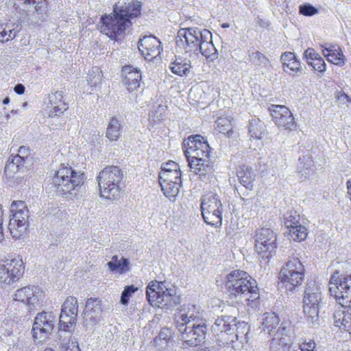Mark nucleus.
I'll use <instances>...</instances> for the list:
<instances>
[{"label":"nucleus","mask_w":351,"mask_h":351,"mask_svg":"<svg viewBox=\"0 0 351 351\" xmlns=\"http://www.w3.org/2000/svg\"><path fill=\"white\" fill-rule=\"evenodd\" d=\"M49 101L50 104L49 117L51 118L60 116L68 109V104L63 100L62 91H56L49 94Z\"/></svg>","instance_id":"obj_25"},{"label":"nucleus","mask_w":351,"mask_h":351,"mask_svg":"<svg viewBox=\"0 0 351 351\" xmlns=\"http://www.w3.org/2000/svg\"><path fill=\"white\" fill-rule=\"evenodd\" d=\"M62 337L64 339H60V351H80L78 342L74 339H71V335L68 337V341H66V338L64 336Z\"/></svg>","instance_id":"obj_45"},{"label":"nucleus","mask_w":351,"mask_h":351,"mask_svg":"<svg viewBox=\"0 0 351 351\" xmlns=\"http://www.w3.org/2000/svg\"><path fill=\"white\" fill-rule=\"evenodd\" d=\"M191 171L199 176L202 180H207L213 173V165L210 160V156L187 158Z\"/></svg>","instance_id":"obj_20"},{"label":"nucleus","mask_w":351,"mask_h":351,"mask_svg":"<svg viewBox=\"0 0 351 351\" xmlns=\"http://www.w3.org/2000/svg\"><path fill=\"white\" fill-rule=\"evenodd\" d=\"M85 180L83 171L74 170L71 167L62 164L55 171L51 184L58 195L73 200L82 196Z\"/></svg>","instance_id":"obj_4"},{"label":"nucleus","mask_w":351,"mask_h":351,"mask_svg":"<svg viewBox=\"0 0 351 351\" xmlns=\"http://www.w3.org/2000/svg\"><path fill=\"white\" fill-rule=\"evenodd\" d=\"M3 224H0V241L3 239Z\"/></svg>","instance_id":"obj_61"},{"label":"nucleus","mask_w":351,"mask_h":351,"mask_svg":"<svg viewBox=\"0 0 351 351\" xmlns=\"http://www.w3.org/2000/svg\"><path fill=\"white\" fill-rule=\"evenodd\" d=\"M200 39H202V40L198 46L197 53L200 52L206 58H210L211 60L217 58V49L212 42L211 32L206 29H204Z\"/></svg>","instance_id":"obj_24"},{"label":"nucleus","mask_w":351,"mask_h":351,"mask_svg":"<svg viewBox=\"0 0 351 351\" xmlns=\"http://www.w3.org/2000/svg\"><path fill=\"white\" fill-rule=\"evenodd\" d=\"M183 144L186 147L184 151L186 159L210 156V147L207 141L201 135L190 136L184 141Z\"/></svg>","instance_id":"obj_17"},{"label":"nucleus","mask_w":351,"mask_h":351,"mask_svg":"<svg viewBox=\"0 0 351 351\" xmlns=\"http://www.w3.org/2000/svg\"><path fill=\"white\" fill-rule=\"evenodd\" d=\"M19 32V25L14 23H0V42L5 43L13 40Z\"/></svg>","instance_id":"obj_31"},{"label":"nucleus","mask_w":351,"mask_h":351,"mask_svg":"<svg viewBox=\"0 0 351 351\" xmlns=\"http://www.w3.org/2000/svg\"><path fill=\"white\" fill-rule=\"evenodd\" d=\"M295 58V56L291 52H285L280 56V61L282 63V66H285L286 64L289 63Z\"/></svg>","instance_id":"obj_55"},{"label":"nucleus","mask_w":351,"mask_h":351,"mask_svg":"<svg viewBox=\"0 0 351 351\" xmlns=\"http://www.w3.org/2000/svg\"><path fill=\"white\" fill-rule=\"evenodd\" d=\"M320 56L312 48H308L304 52V57L306 59V62L308 64V61H314L318 58Z\"/></svg>","instance_id":"obj_54"},{"label":"nucleus","mask_w":351,"mask_h":351,"mask_svg":"<svg viewBox=\"0 0 351 351\" xmlns=\"http://www.w3.org/2000/svg\"><path fill=\"white\" fill-rule=\"evenodd\" d=\"M282 69L293 76H300L302 74L301 64L296 58L285 66H282Z\"/></svg>","instance_id":"obj_44"},{"label":"nucleus","mask_w":351,"mask_h":351,"mask_svg":"<svg viewBox=\"0 0 351 351\" xmlns=\"http://www.w3.org/2000/svg\"><path fill=\"white\" fill-rule=\"evenodd\" d=\"M294 351H317L315 343L313 341L303 342L302 343L299 344L298 348Z\"/></svg>","instance_id":"obj_52"},{"label":"nucleus","mask_w":351,"mask_h":351,"mask_svg":"<svg viewBox=\"0 0 351 351\" xmlns=\"http://www.w3.org/2000/svg\"><path fill=\"white\" fill-rule=\"evenodd\" d=\"M248 132L251 137L261 139L266 133V126L259 119H253L249 121Z\"/></svg>","instance_id":"obj_33"},{"label":"nucleus","mask_w":351,"mask_h":351,"mask_svg":"<svg viewBox=\"0 0 351 351\" xmlns=\"http://www.w3.org/2000/svg\"><path fill=\"white\" fill-rule=\"evenodd\" d=\"M165 291L159 294L153 290L146 291V296L149 304L152 306L169 309L180 302V295L177 294L176 289L173 286L166 289Z\"/></svg>","instance_id":"obj_13"},{"label":"nucleus","mask_w":351,"mask_h":351,"mask_svg":"<svg viewBox=\"0 0 351 351\" xmlns=\"http://www.w3.org/2000/svg\"><path fill=\"white\" fill-rule=\"evenodd\" d=\"M237 177L240 183L247 189L252 190L255 174L252 167L242 165L237 171Z\"/></svg>","instance_id":"obj_29"},{"label":"nucleus","mask_w":351,"mask_h":351,"mask_svg":"<svg viewBox=\"0 0 351 351\" xmlns=\"http://www.w3.org/2000/svg\"><path fill=\"white\" fill-rule=\"evenodd\" d=\"M201 30L198 27H184L181 28L176 37V43L178 47L182 48L187 51H194L197 53V48L202 39Z\"/></svg>","instance_id":"obj_12"},{"label":"nucleus","mask_w":351,"mask_h":351,"mask_svg":"<svg viewBox=\"0 0 351 351\" xmlns=\"http://www.w3.org/2000/svg\"><path fill=\"white\" fill-rule=\"evenodd\" d=\"M18 152L19 153L16 154V156H23L26 160H28V156L29 154V149L28 147L24 146L20 147Z\"/></svg>","instance_id":"obj_57"},{"label":"nucleus","mask_w":351,"mask_h":351,"mask_svg":"<svg viewBox=\"0 0 351 351\" xmlns=\"http://www.w3.org/2000/svg\"><path fill=\"white\" fill-rule=\"evenodd\" d=\"M121 121L117 117H112L108 125L106 136L110 141H117L120 136Z\"/></svg>","instance_id":"obj_36"},{"label":"nucleus","mask_w":351,"mask_h":351,"mask_svg":"<svg viewBox=\"0 0 351 351\" xmlns=\"http://www.w3.org/2000/svg\"><path fill=\"white\" fill-rule=\"evenodd\" d=\"M101 306V301L97 299L87 300L84 310V322L87 326H93L100 322L102 314Z\"/></svg>","instance_id":"obj_21"},{"label":"nucleus","mask_w":351,"mask_h":351,"mask_svg":"<svg viewBox=\"0 0 351 351\" xmlns=\"http://www.w3.org/2000/svg\"><path fill=\"white\" fill-rule=\"evenodd\" d=\"M159 183H164L172 181L182 182L181 171H160L159 173Z\"/></svg>","instance_id":"obj_42"},{"label":"nucleus","mask_w":351,"mask_h":351,"mask_svg":"<svg viewBox=\"0 0 351 351\" xmlns=\"http://www.w3.org/2000/svg\"><path fill=\"white\" fill-rule=\"evenodd\" d=\"M107 266L111 272L119 274H124L130 271L129 260L123 256L119 257L117 255H114L111 258V260L108 262Z\"/></svg>","instance_id":"obj_27"},{"label":"nucleus","mask_w":351,"mask_h":351,"mask_svg":"<svg viewBox=\"0 0 351 351\" xmlns=\"http://www.w3.org/2000/svg\"><path fill=\"white\" fill-rule=\"evenodd\" d=\"M271 114L276 125L286 130H294L296 125L290 110L285 106L272 105Z\"/></svg>","instance_id":"obj_18"},{"label":"nucleus","mask_w":351,"mask_h":351,"mask_svg":"<svg viewBox=\"0 0 351 351\" xmlns=\"http://www.w3.org/2000/svg\"><path fill=\"white\" fill-rule=\"evenodd\" d=\"M0 224H3V210L2 207L0 205Z\"/></svg>","instance_id":"obj_62"},{"label":"nucleus","mask_w":351,"mask_h":351,"mask_svg":"<svg viewBox=\"0 0 351 351\" xmlns=\"http://www.w3.org/2000/svg\"><path fill=\"white\" fill-rule=\"evenodd\" d=\"M215 130L219 133L230 136L232 133L230 120L227 117H219L215 122Z\"/></svg>","instance_id":"obj_40"},{"label":"nucleus","mask_w":351,"mask_h":351,"mask_svg":"<svg viewBox=\"0 0 351 351\" xmlns=\"http://www.w3.org/2000/svg\"><path fill=\"white\" fill-rule=\"evenodd\" d=\"M338 101L339 104H345L346 106H349V104H351V100L349 97L345 94L341 93L337 97Z\"/></svg>","instance_id":"obj_56"},{"label":"nucleus","mask_w":351,"mask_h":351,"mask_svg":"<svg viewBox=\"0 0 351 351\" xmlns=\"http://www.w3.org/2000/svg\"><path fill=\"white\" fill-rule=\"evenodd\" d=\"M304 278V267L298 258H291L281 269L279 278L284 284L287 290L293 291L295 287L301 285Z\"/></svg>","instance_id":"obj_8"},{"label":"nucleus","mask_w":351,"mask_h":351,"mask_svg":"<svg viewBox=\"0 0 351 351\" xmlns=\"http://www.w3.org/2000/svg\"><path fill=\"white\" fill-rule=\"evenodd\" d=\"M308 64L312 66L315 71L320 73L323 74L326 71V64L321 56L313 62L308 61Z\"/></svg>","instance_id":"obj_51"},{"label":"nucleus","mask_w":351,"mask_h":351,"mask_svg":"<svg viewBox=\"0 0 351 351\" xmlns=\"http://www.w3.org/2000/svg\"><path fill=\"white\" fill-rule=\"evenodd\" d=\"M141 5L134 0H123L113 6L112 12L100 19V32L112 40L123 37L132 25V21L141 14Z\"/></svg>","instance_id":"obj_1"},{"label":"nucleus","mask_w":351,"mask_h":351,"mask_svg":"<svg viewBox=\"0 0 351 351\" xmlns=\"http://www.w3.org/2000/svg\"><path fill=\"white\" fill-rule=\"evenodd\" d=\"M160 41L154 36H145L138 42V48L146 60H152L158 56L162 49Z\"/></svg>","instance_id":"obj_19"},{"label":"nucleus","mask_w":351,"mask_h":351,"mask_svg":"<svg viewBox=\"0 0 351 351\" xmlns=\"http://www.w3.org/2000/svg\"><path fill=\"white\" fill-rule=\"evenodd\" d=\"M299 12L300 14L306 16H312L317 14L319 12V10L310 3H305L300 6Z\"/></svg>","instance_id":"obj_49"},{"label":"nucleus","mask_w":351,"mask_h":351,"mask_svg":"<svg viewBox=\"0 0 351 351\" xmlns=\"http://www.w3.org/2000/svg\"><path fill=\"white\" fill-rule=\"evenodd\" d=\"M320 306H321L313 305L303 306V312L304 315L307 321L311 324L312 326L319 324L318 321Z\"/></svg>","instance_id":"obj_39"},{"label":"nucleus","mask_w":351,"mask_h":351,"mask_svg":"<svg viewBox=\"0 0 351 351\" xmlns=\"http://www.w3.org/2000/svg\"><path fill=\"white\" fill-rule=\"evenodd\" d=\"M193 323L188 326L187 330L181 335L183 341L182 348L196 347L204 343L208 332V324L206 319L198 316L192 319Z\"/></svg>","instance_id":"obj_9"},{"label":"nucleus","mask_w":351,"mask_h":351,"mask_svg":"<svg viewBox=\"0 0 351 351\" xmlns=\"http://www.w3.org/2000/svg\"><path fill=\"white\" fill-rule=\"evenodd\" d=\"M226 278L227 294L232 303L247 302L258 298L256 281L247 272L240 269L233 270Z\"/></svg>","instance_id":"obj_3"},{"label":"nucleus","mask_w":351,"mask_h":351,"mask_svg":"<svg viewBox=\"0 0 351 351\" xmlns=\"http://www.w3.org/2000/svg\"><path fill=\"white\" fill-rule=\"evenodd\" d=\"M322 294L315 280H308L303 298V306H322Z\"/></svg>","instance_id":"obj_22"},{"label":"nucleus","mask_w":351,"mask_h":351,"mask_svg":"<svg viewBox=\"0 0 351 351\" xmlns=\"http://www.w3.org/2000/svg\"><path fill=\"white\" fill-rule=\"evenodd\" d=\"M234 319L230 316H221L215 319L212 328L219 346L233 342L234 337L237 340L239 339V334L234 333V328L230 324Z\"/></svg>","instance_id":"obj_11"},{"label":"nucleus","mask_w":351,"mask_h":351,"mask_svg":"<svg viewBox=\"0 0 351 351\" xmlns=\"http://www.w3.org/2000/svg\"><path fill=\"white\" fill-rule=\"evenodd\" d=\"M180 171V166L178 164L175 162L174 161L169 160L166 163L162 165L161 171Z\"/></svg>","instance_id":"obj_53"},{"label":"nucleus","mask_w":351,"mask_h":351,"mask_svg":"<svg viewBox=\"0 0 351 351\" xmlns=\"http://www.w3.org/2000/svg\"><path fill=\"white\" fill-rule=\"evenodd\" d=\"M0 265L6 268V271H10L11 274L16 278H21L23 274V263L19 257L3 260Z\"/></svg>","instance_id":"obj_28"},{"label":"nucleus","mask_w":351,"mask_h":351,"mask_svg":"<svg viewBox=\"0 0 351 351\" xmlns=\"http://www.w3.org/2000/svg\"><path fill=\"white\" fill-rule=\"evenodd\" d=\"M161 189L164 195L171 202L176 200V197L179 194L182 182L172 181L160 184Z\"/></svg>","instance_id":"obj_34"},{"label":"nucleus","mask_w":351,"mask_h":351,"mask_svg":"<svg viewBox=\"0 0 351 351\" xmlns=\"http://www.w3.org/2000/svg\"><path fill=\"white\" fill-rule=\"evenodd\" d=\"M279 317L274 313H265V318L263 322V330L267 331L269 334H272L274 330L279 324Z\"/></svg>","instance_id":"obj_38"},{"label":"nucleus","mask_w":351,"mask_h":351,"mask_svg":"<svg viewBox=\"0 0 351 351\" xmlns=\"http://www.w3.org/2000/svg\"><path fill=\"white\" fill-rule=\"evenodd\" d=\"M102 71L99 67H93L87 76L88 84L92 88L91 90H97L99 87L102 80Z\"/></svg>","instance_id":"obj_37"},{"label":"nucleus","mask_w":351,"mask_h":351,"mask_svg":"<svg viewBox=\"0 0 351 351\" xmlns=\"http://www.w3.org/2000/svg\"><path fill=\"white\" fill-rule=\"evenodd\" d=\"M287 234L293 241H300L304 240L308 235L307 228L300 223L289 230Z\"/></svg>","instance_id":"obj_41"},{"label":"nucleus","mask_w":351,"mask_h":351,"mask_svg":"<svg viewBox=\"0 0 351 351\" xmlns=\"http://www.w3.org/2000/svg\"><path fill=\"white\" fill-rule=\"evenodd\" d=\"M78 313V303L76 298L68 297L62 306L60 315V332L59 336L62 338L64 336H71V329L75 325Z\"/></svg>","instance_id":"obj_10"},{"label":"nucleus","mask_w":351,"mask_h":351,"mask_svg":"<svg viewBox=\"0 0 351 351\" xmlns=\"http://www.w3.org/2000/svg\"><path fill=\"white\" fill-rule=\"evenodd\" d=\"M300 215L296 214V212L293 213L292 212L287 213L285 217L284 224L287 230L293 228L294 226L300 224Z\"/></svg>","instance_id":"obj_47"},{"label":"nucleus","mask_w":351,"mask_h":351,"mask_svg":"<svg viewBox=\"0 0 351 351\" xmlns=\"http://www.w3.org/2000/svg\"><path fill=\"white\" fill-rule=\"evenodd\" d=\"M25 162L26 160L23 156L12 155L5 165V171L12 173H17L23 169Z\"/></svg>","instance_id":"obj_35"},{"label":"nucleus","mask_w":351,"mask_h":351,"mask_svg":"<svg viewBox=\"0 0 351 351\" xmlns=\"http://www.w3.org/2000/svg\"><path fill=\"white\" fill-rule=\"evenodd\" d=\"M170 287H167L166 285V282H151L147 288V291L153 290L155 291L157 293H162L165 292L166 289H169Z\"/></svg>","instance_id":"obj_50"},{"label":"nucleus","mask_w":351,"mask_h":351,"mask_svg":"<svg viewBox=\"0 0 351 351\" xmlns=\"http://www.w3.org/2000/svg\"><path fill=\"white\" fill-rule=\"evenodd\" d=\"M221 27H222L223 28H228V27H230V24H229V23H223V24L221 25Z\"/></svg>","instance_id":"obj_64"},{"label":"nucleus","mask_w":351,"mask_h":351,"mask_svg":"<svg viewBox=\"0 0 351 351\" xmlns=\"http://www.w3.org/2000/svg\"><path fill=\"white\" fill-rule=\"evenodd\" d=\"M44 291L36 286H26L17 289L14 294V300L20 302L32 309L43 302Z\"/></svg>","instance_id":"obj_16"},{"label":"nucleus","mask_w":351,"mask_h":351,"mask_svg":"<svg viewBox=\"0 0 351 351\" xmlns=\"http://www.w3.org/2000/svg\"><path fill=\"white\" fill-rule=\"evenodd\" d=\"M201 211L207 224L215 227L221 226L223 205L217 193L210 192L202 197Z\"/></svg>","instance_id":"obj_6"},{"label":"nucleus","mask_w":351,"mask_h":351,"mask_svg":"<svg viewBox=\"0 0 351 351\" xmlns=\"http://www.w3.org/2000/svg\"><path fill=\"white\" fill-rule=\"evenodd\" d=\"M198 316L193 313H179L176 315V327L180 332V338L181 335L187 330L188 326L192 324V319H196Z\"/></svg>","instance_id":"obj_32"},{"label":"nucleus","mask_w":351,"mask_h":351,"mask_svg":"<svg viewBox=\"0 0 351 351\" xmlns=\"http://www.w3.org/2000/svg\"><path fill=\"white\" fill-rule=\"evenodd\" d=\"M191 68V61L182 57H176L170 65L169 69L176 75L179 76L187 75Z\"/></svg>","instance_id":"obj_30"},{"label":"nucleus","mask_w":351,"mask_h":351,"mask_svg":"<svg viewBox=\"0 0 351 351\" xmlns=\"http://www.w3.org/2000/svg\"><path fill=\"white\" fill-rule=\"evenodd\" d=\"M123 178V173L117 166H107L101 170L97 177L101 196L110 200L118 199Z\"/></svg>","instance_id":"obj_5"},{"label":"nucleus","mask_w":351,"mask_h":351,"mask_svg":"<svg viewBox=\"0 0 351 351\" xmlns=\"http://www.w3.org/2000/svg\"><path fill=\"white\" fill-rule=\"evenodd\" d=\"M248 60L257 66H266L269 63V59L260 51H248Z\"/></svg>","instance_id":"obj_43"},{"label":"nucleus","mask_w":351,"mask_h":351,"mask_svg":"<svg viewBox=\"0 0 351 351\" xmlns=\"http://www.w3.org/2000/svg\"><path fill=\"white\" fill-rule=\"evenodd\" d=\"M255 249L258 254H265L268 258L276 248V235L270 228H262L256 231L254 235Z\"/></svg>","instance_id":"obj_15"},{"label":"nucleus","mask_w":351,"mask_h":351,"mask_svg":"<svg viewBox=\"0 0 351 351\" xmlns=\"http://www.w3.org/2000/svg\"><path fill=\"white\" fill-rule=\"evenodd\" d=\"M169 330L168 328H163L159 333V337L162 339H165L168 337Z\"/></svg>","instance_id":"obj_59"},{"label":"nucleus","mask_w":351,"mask_h":351,"mask_svg":"<svg viewBox=\"0 0 351 351\" xmlns=\"http://www.w3.org/2000/svg\"><path fill=\"white\" fill-rule=\"evenodd\" d=\"M347 189H348V193L350 195V199H351V180H348L347 182Z\"/></svg>","instance_id":"obj_60"},{"label":"nucleus","mask_w":351,"mask_h":351,"mask_svg":"<svg viewBox=\"0 0 351 351\" xmlns=\"http://www.w3.org/2000/svg\"><path fill=\"white\" fill-rule=\"evenodd\" d=\"M122 75L123 83L128 91L132 92L140 86L142 75L137 68L130 65L125 66L122 69Z\"/></svg>","instance_id":"obj_23"},{"label":"nucleus","mask_w":351,"mask_h":351,"mask_svg":"<svg viewBox=\"0 0 351 351\" xmlns=\"http://www.w3.org/2000/svg\"><path fill=\"white\" fill-rule=\"evenodd\" d=\"M10 98L8 97H6L3 100V104H8L10 103Z\"/></svg>","instance_id":"obj_63"},{"label":"nucleus","mask_w":351,"mask_h":351,"mask_svg":"<svg viewBox=\"0 0 351 351\" xmlns=\"http://www.w3.org/2000/svg\"><path fill=\"white\" fill-rule=\"evenodd\" d=\"M55 316L51 312L43 311L34 319L32 327V336L39 342L44 341L51 332L54 327Z\"/></svg>","instance_id":"obj_14"},{"label":"nucleus","mask_w":351,"mask_h":351,"mask_svg":"<svg viewBox=\"0 0 351 351\" xmlns=\"http://www.w3.org/2000/svg\"><path fill=\"white\" fill-rule=\"evenodd\" d=\"M25 86L21 84H16L14 88V91L19 95L23 94L25 92Z\"/></svg>","instance_id":"obj_58"},{"label":"nucleus","mask_w":351,"mask_h":351,"mask_svg":"<svg viewBox=\"0 0 351 351\" xmlns=\"http://www.w3.org/2000/svg\"><path fill=\"white\" fill-rule=\"evenodd\" d=\"M329 285L331 295L341 307L333 314L334 324L351 335V275L340 276L336 271L330 277Z\"/></svg>","instance_id":"obj_2"},{"label":"nucleus","mask_w":351,"mask_h":351,"mask_svg":"<svg viewBox=\"0 0 351 351\" xmlns=\"http://www.w3.org/2000/svg\"><path fill=\"white\" fill-rule=\"evenodd\" d=\"M322 47V53L328 62L338 66L345 64V56L339 45L326 44Z\"/></svg>","instance_id":"obj_26"},{"label":"nucleus","mask_w":351,"mask_h":351,"mask_svg":"<svg viewBox=\"0 0 351 351\" xmlns=\"http://www.w3.org/2000/svg\"><path fill=\"white\" fill-rule=\"evenodd\" d=\"M138 290L134 285H128L124 288L121 293L120 302L123 305H128L130 297Z\"/></svg>","instance_id":"obj_48"},{"label":"nucleus","mask_w":351,"mask_h":351,"mask_svg":"<svg viewBox=\"0 0 351 351\" xmlns=\"http://www.w3.org/2000/svg\"><path fill=\"white\" fill-rule=\"evenodd\" d=\"M6 268L0 265V283L4 285H10L17 281L20 278H16L11 274L10 271H6Z\"/></svg>","instance_id":"obj_46"},{"label":"nucleus","mask_w":351,"mask_h":351,"mask_svg":"<svg viewBox=\"0 0 351 351\" xmlns=\"http://www.w3.org/2000/svg\"><path fill=\"white\" fill-rule=\"evenodd\" d=\"M8 229L14 239H20L28 226L29 210L23 201H14L10 206Z\"/></svg>","instance_id":"obj_7"}]
</instances>
